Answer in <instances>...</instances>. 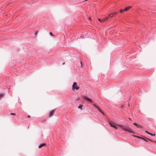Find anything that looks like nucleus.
Instances as JSON below:
<instances>
[{
	"instance_id": "nucleus-12",
	"label": "nucleus",
	"mask_w": 156,
	"mask_h": 156,
	"mask_svg": "<svg viewBox=\"0 0 156 156\" xmlns=\"http://www.w3.org/2000/svg\"><path fill=\"white\" fill-rule=\"evenodd\" d=\"M97 109L100 112H101V113L104 115V113L101 111V110L99 108H98Z\"/></svg>"
},
{
	"instance_id": "nucleus-2",
	"label": "nucleus",
	"mask_w": 156,
	"mask_h": 156,
	"mask_svg": "<svg viewBox=\"0 0 156 156\" xmlns=\"http://www.w3.org/2000/svg\"><path fill=\"white\" fill-rule=\"evenodd\" d=\"M123 130L130 133H134L132 131V130L131 129L128 127H126L124 129H123Z\"/></svg>"
},
{
	"instance_id": "nucleus-18",
	"label": "nucleus",
	"mask_w": 156,
	"mask_h": 156,
	"mask_svg": "<svg viewBox=\"0 0 156 156\" xmlns=\"http://www.w3.org/2000/svg\"><path fill=\"white\" fill-rule=\"evenodd\" d=\"M142 139H143V140H144L146 141H148L146 139H145V138H144L142 137Z\"/></svg>"
},
{
	"instance_id": "nucleus-23",
	"label": "nucleus",
	"mask_w": 156,
	"mask_h": 156,
	"mask_svg": "<svg viewBox=\"0 0 156 156\" xmlns=\"http://www.w3.org/2000/svg\"><path fill=\"white\" fill-rule=\"evenodd\" d=\"M137 138H138L141 139H142V137H141L139 136H137Z\"/></svg>"
},
{
	"instance_id": "nucleus-28",
	"label": "nucleus",
	"mask_w": 156,
	"mask_h": 156,
	"mask_svg": "<svg viewBox=\"0 0 156 156\" xmlns=\"http://www.w3.org/2000/svg\"><path fill=\"white\" fill-rule=\"evenodd\" d=\"M65 62H63L62 63V65H64L65 64Z\"/></svg>"
},
{
	"instance_id": "nucleus-9",
	"label": "nucleus",
	"mask_w": 156,
	"mask_h": 156,
	"mask_svg": "<svg viewBox=\"0 0 156 156\" xmlns=\"http://www.w3.org/2000/svg\"><path fill=\"white\" fill-rule=\"evenodd\" d=\"M109 124L110 125V126H112V127H114V126H115L114 125H113V124L111 122H109Z\"/></svg>"
},
{
	"instance_id": "nucleus-3",
	"label": "nucleus",
	"mask_w": 156,
	"mask_h": 156,
	"mask_svg": "<svg viewBox=\"0 0 156 156\" xmlns=\"http://www.w3.org/2000/svg\"><path fill=\"white\" fill-rule=\"evenodd\" d=\"M108 19V17H105V18L102 19H99L98 20L99 21L101 22H103L105 21L106 20H107Z\"/></svg>"
},
{
	"instance_id": "nucleus-11",
	"label": "nucleus",
	"mask_w": 156,
	"mask_h": 156,
	"mask_svg": "<svg viewBox=\"0 0 156 156\" xmlns=\"http://www.w3.org/2000/svg\"><path fill=\"white\" fill-rule=\"evenodd\" d=\"M136 127H137V128H142V126L141 125H139V124L137 125V126H136Z\"/></svg>"
},
{
	"instance_id": "nucleus-29",
	"label": "nucleus",
	"mask_w": 156,
	"mask_h": 156,
	"mask_svg": "<svg viewBox=\"0 0 156 156\" xmlns=\"http://www.w3.org/2000/svg\"><path fill=\"white\" fill-rule=\"evenodd\" d=\"M148 139V140H150V141H153L152 140H151L149 139Z\"/></svg>"
},
{
	"instance_id": "nucleus-26",
	"label": "nucleus",
	"mask_w": 156,
	"mask_h": 156,
	"mask_svg": "<svg viewBox=\"0 0 156 156\" xmlns=\"http://www.w3.org/2000/svg\"><path fill=\"white\" fill-rule=\"evenodd\" d=\"M133 136L134 137H136V138H137V136H135V135H133Z\"/></svg>"
},
{
	"instance_id": "nucleus-16",
	"label": "nucleus",
	"mask_w": 156,
	"mask_h": 156,
	"mask_svg": "<svg viewBox=\"0 0 156 156\" xmlns=\"http://www.w3.org/2000/svg\"><path fill=\"white\" fill-rule=\"evenodd\" d=\"M150 135H151L152 136H155V134H152L151 133H150Z\"/></svg>"
},
{
	"instance_id": "nucleus-8",
	"label": "nucleus",
	"mask_w": 156,
	"mask_h": 156,
	"mask_svg": "<svg viewBox=\"0 0 156 156\" xmlns=\"http://www.w3.org/2000/svg\"><path fill=\"white\" fill-rule=\"evenodd\" d=\"M117 13V12H112V13H111V17H112L114 16V15H115Z\"/></svg>"
},
{
	"instance_id": "nucleus-10",
	"label": "nucleus",
	"mask_w": 156,
	"mask_h": 156,
	"mask_svg": "<svg viewBox=\"0 0 156 156\" xmlns=\"http://www.w3.org/2000/svg\"><path fill=\"white\" fill-rule=\"evenodd\" d=\"M83 106L82 105H80L78 107V108H79L81 110H82V108L83 107Z\"/></svg>"
},
{
	"instance_id": "nucleus-14",
	"label": "nucleus",
	"mask_w": 156,
	"mask_h": 156,
	"mask_svg": "<svg viewBox=\"0 0 156 156\" xmlns=\"http://www.w3.org/2000/svg\"><path fill=\"white\" fill-rule=\"evenodd\" d=\"M124 11H125L124 10H122V9H120V13H122Z\"/></svg>"
},
{
	"instance_id": "nucleus-15",
	"label": "nucleus",
	"mask_w": 156,
	"mask_h": 156,
	"mask_svg": "<svg viewBox=\"0 0 156 156\" xmlns=\"http://www.w3.org/2000/svg\"><path fill=\"white\" fill-rule=\"evenodd\" d=\"M119 126H120V127H121L123 130V129L125 128L122 125H119Z\"/></svg>"
},
{
	"instance_id": "nucleus-25",
	"label": "nucleus",
	"mask_w": 156,
	"mask_h": 156,
	"mask_svg": "<svg viewBox=\"0 0 156 156\" xmlns=\"http://www.w3.org/2000/svg\"><path fill=\"white\" fill-rule=\"evenodd\" d=\"M114 128L115 129H118V128L115 126H114Z\"/></svg>"
},
{
	"instance_id": "nucleus-27",
	"label": "nucleus",
	"mask_w": 156,
	"mask_h": 156,
	"mask_svg": "<svg viewBox=\"0 0 156 156\" xmlns=\"http://www.w3.org/2000/svg\"><path fill=\"white\" fill-rule=\"evenodd\" d=\"M37 32H38V31L37 32L35 33V35H36L37 34Z\"/></svg>"
},
{
	"instance_id": "nucleus-30",
	"label": "nucleus",
	"mask_w": 156,
	"mask_h": 156,
	"mask_svg": "<svg viewBox=\"0 0 156 156\" xmlns=\"http://www.w3.org/2000/svg\"><path fill=\"white\" fill-rule=\"evenodd\" d=\"M27 117L29 118L30 117V115H28Z\"/></svg>"
},
{
	"instance_id": "nucleus-21",
	"label": "nucleus",
	"mask_w": 156,
	"mask_h": 156,
	"mask_svg": "<svg viewBox=\"0 0 156 156\" xmlns=\"http://www.w3.org/2000/svg\"><path fill=\"white\" fill-rule=\"evenodd\" d=\"M10 114L11 115H15V113H10Z\"/></svg>"
},
{
	"instance_id": "nucleus-19",
	"label": "nucleus",
	"mask_w": 156,
	"mask_h": 156,
	"mask_svg": "<svg viewBox=\"0 0 156 156\" xmlns=\"http://www.w3.org/2000/svg\"><path fill=\"white\" fill-rule=\"evenodd\" d=\"M134 125L135 126H136L138 124H137L136 123L134 122L133 123Z\"/></svg>"
},
{
	"instance_id": "nucleus-1",
	"label": "nucleus",
	"mask_w": 156,
	"mask_h": 156,
	"mask_svg": "<svg viewBox=\"0 0 156 156\" xmlns=\"http://www.w3.org/2000/svg\"><path fill=\"white\" fill-rule=\"evenodd\" d=\"M79 88L80 87L77 86V83L76 82H74L72 85V90L74 91L75 90H78Z\"/></svg>"
},
{
	"instance_id": "nucleus-4",
	"label": "nucleus",
	"mask_w": 156,
	"mask_h": 156,
	"mask_svg": "<svg viewBox=\"0 0 156 156\" xmlns=\"http://www.w3.org/2000/svg\"><path fill=\"white\" fill-rule=\"evenodd\" d=\"M84 98L86 100H87L89 101H90V102H93L92 100L89 98H88L86 96H84Z\"/></svg>"
},
{
	"instance_id": "nucleus-5",
	"label": "nucleus",
	"mask_w": 156,
	"mask_h": 156,
	"mask_svg": "<svg viewBox=\"0 0 156 156\" xmlns=\"http://www.w3.org/2000/svg\"><path fill=\"white\" fill-rule=\"evenodd\" d=\"M54 112H55L54 110H53L51 111L49 115V116L51 117L53 115H54Z\"/></svg>"
},
{
	"instance_id": "nucleus-20",
	"label": "nucleus",
	"mask_w": 156,
	"mask_h": 156,
	"mask_svg": "<svg viewBox=\"0 0 156 156\" xmlns=\"http://www.w3.org/2000/svg\"><path fill=\"white\" fill-rule=\"evenodd\" d=\"M49 34L50 35L52 36H53V34H52V33H51V32H50L49 33Z\"/></svg>"
},
{
	"instance_id": "nucleus-24",
	"label": "nucleus",
	"mask_w": 156,
	"mask_h": 156,
	"mask_svg": "<svg viewBox=\"0 0 156 156\" xmlns=\"http://www.w3.org/2000/svg\"><path fill=\"white\" fill-rule=\"evenodd\" d=\"M111 13H110V14H109L108 15V16H107V17H108V18H109V17L110 16V17H111Z\"/></svg>"
},
{
	"instance_id": "nucleus-32",
	"label": "nucleus",
	"mask_w": 156,
	"mask_h": 156,
	"mask_svg": "<svg viewBox=\"0 0 156 156\" xmlns=\"http://www.w3.org/2000/svg\"><path fill=\"white\" fill-rule=\"evenodd\" d=\"M156 143V141H154Z\"/></svg>"
},
{
	"instance_id": "nucleus-6",
	"label": "nucleus",
	"mask_w": 156,
	"mask_h": 156,
	"mask_svg": "<svg viewBox=\"0 0 156 156\" xmlns=\"http://www.w3.org/2000/svg\"><path fill=\"white\" fill-rule=\"evenodd\" d=\"M132 7L131 6H129L128 7H126L124 11H127L128 10H129Z\"/></svg>"
},
{
	"instance_id": "nucleus-22",
	"label": "nucleus",
	"mask_w": 156,
	"mask_h": 156,
	"mask_svg": "<svg viewBox=\"0 0 156 156\" xmlns=\"http://www.w3.org/2000/svg\"><path fill=\"white\" fill-rule=\"evenodd\" d=\"M145 132L147 133V134H150V133L148 132V131H145Z\"/></svg>"
},
{
	"instance_id": "nucleus-13",
	"label": "nucleus",
	"mask_w": 156,
	"mask_h": 156,
	"mask_svg": "<svg viewBox=\"0 0 156 156\" xmlns=\"http://www.w3.org/2000/svg\"><path fill=\"white\" fill-rule=\"evenodd\" d=\"M4 96V94H0V98L3 97Z\"/></svg>"
},
{
	"instance_id": "nucleus-7",
	"label": "nucleus",
	"mask_w": 156,
	"mask_h": 156,
	"mask_svg": "<svg viewBox=\"0 0 156 156\" xmlns=\"http://www.w3.org/2000/svg\"><path fill=\"white\" fill-rule=\"evenodd\" d=\"M45 145H46V144L45 143H43V144H41L39 146H38V147L39 148H41V147L43 146H45Z\"/></svg>"
},
{
	"instance_id": "nucleus-17",
	"label": "nucleus",
	"mask_w": 156,
	"mask_h": 156,
	"mask_svg": "<svg viewBox=\"0 0 156 156\" xmlns=\"http://www.w3.org/2000/svg\"><path fill=\"white\" fill-rule=\"evenodd\" d=\"M93 105H94V106L96 107V108H98V107L97 106H96L95 104H93Z\"/></svg>"
},
{
	"instance_id": "nucleus-31",
	"label": "nucleus",
	"mask_w": 156,
	"mask_h": 156,
	"mask_svg": "<svg viewBox=\"0 0 156 156\" xmlns=\"http://www.w3.org/2000/svg\"><path fill=\"white\" fill-rule=\"evenodd\" d=\"M129 119L131 120V119L130 118H129Z\"/></svg>"
}]
</instances>
